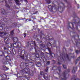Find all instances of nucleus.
<instances>
[{
    "mask_svg": "<svg viewBox=\"0 0 80 80\" xmlns=\"http://www.w3.org/2000/svg\"><path fill=\"white\" fill-rule=\"evenodd\" d=\"M48 8L49 11L51 12H56L57 11H58V10L61 13H62L63 12V8H62V7H59L58 9L55 7L52 6L51 5H48Z\"/></svg>",
    "mask_w": 80,
    "mask_h": 80,
    "instance_id": "nucleus-1",
    "label": "nucleus"
},
{
    "mask_svg": "<svg viewBox=\"0 0 80 80\" xmlns=\"http://www.w3.org/2000/svg\"><path fill=\"white\" fill-rule=\"evenodd\" d=\"M23 72L25 74H28V75H33V72L32 70H30V69L27 68L24 69L23 71Z\"/></svg>",
    "mask_w": 80,
    "mask_h": 80,
    "instance_id": "nucleus-2",
    "label": "nucleus"
},
{
    "mask_svg": "<svg viewBox=\"0 0 80 80\" xmlns=\"http://www.w3.org/2000/svg\"><path fill=\"white\" fill-rule=\"evenodd\" d=\"M12 45L14 47L17 48H19L20 46H21V43L19 42L18 43H14V44H12Z\"/></svg>",
    "mask_w": 80,
    "mask_h": 80,
    "instance_id": "nucleus-3",
    "label": "nucleus"
},
{
    "mask_svg": "<svg viewBox=\"0 0 80 80\" xmlns=\"http://www.w3.org/2000/svg\"><path fill=\"white\" fill-rule=\"evenodd\" d=\"M8 34V33L7 32L0 31V36L2 37H5L6 35Z\"/></svg>",
    "mask_w": 80,
    "mask_h": 80,
    "instance_id": "nucleus-4",
    "label": "nucleus"
},
{
    "mask_svg": "<svg viewBox=\"0 0 80 80\" xmlns=\"http://www.w3.org/2000/svg\"><path fill=\"white\" fill-rule=\"evenodd\" d=\"M7 78L6 75H1L0 76V80H5Z\"/></svg>",
    "mask_w": 80,
    "mask_h": 80,
    "instance_id": "nucleus-5",
    "label": "nucleus"
},
{
    "mask_svg": "<svg viewBox=\"0 0 80 80\" xmlns=\"http://www.w3.org/2000/svg\"><path fill=\"white\" fill-rule=\"evenodd\" d=\"M34 38H36L38 41H39L40 40V38H40V36L39 35H37V36L34 35Z\"/></svg>",
    "mask_w": 80,
    "mask_h": 80,
    "instance_id": "nucleus-6",
    "label": "nucleus"
},
{
    "mask_svg": "<svg viewBox=\"0 0 80 80\" xmlns=\"http://www.w3.org/2000/svg\"><path fill=\"white\" fill-rule=\"evenodd\" d=\"M5 4L6 5V7H8V8H10V3L9 2L6 1L5 2Z\"/></svg>",
    "mask_w": 80,
    "mask_h": 80,
    "instance_id": "nucleus-7",
    "label": "nucleus"
},
{
    "mask_svg": "<svg viewBox=\"0 0 80 80\" xmlns=\"http://www.w3.org/2000/svg\"><path fill=\"white\" fill-rule=\"evenodd\" d=\"M5 27V24L2 22H0V29L1 28V29H3V27Z\"/></svg>",
    "mask_w": 80,
    "mask_h": 80,
    "instance_id": "nucleus-8",
    "label": "nucleus"
},
{
    "mask_svg": "<svg viewBox=\"0 0 80 80\" xmlns=\"http://www.w3.org/2000/svg\"><path fill=\"white\" fill-rule=\"evenodd\" d=\"M62 76H63L64 77V79L62 78V80H66V79H67V78H66V73L65 72H64L62 74Z\"/></svg>",
    "mask_w": 80,
    "mask_h": 80,
    "instance_id": "nucleus-9",
    "label": "nucleus"
},
{
    "mask_svg": "<svg viewBox=\"0 0 80 80\" xmlns=\"http://www.w3.org/2000/svg\"><path fill=\"white\" fill-rule=\"evenodd\" d=\"M2 68L4 70H8V68H7L5 66H2Z\"/></svg>",
    "mask_w": 80,
    "mask_h": 80,
    "instance_id": "nucleus-10",
    "label": "nucleus"
},
{
    "mask_svg": "<svg viewBox=\"0 0 80 80\" xmlns=\"http://www.w3.org/2000/svg\"><path fill=\"white\" fill-rule=\"evenodd\" d=\"M14 42L17 43L18 42V39L17 38H14Z\"/></svg>",
    "mask_w": 80,
    "mask_h": 80,
    "instance_id": "nucleus-11",
    "label": "nucleus"
},
{
    "mask_svg": "<svg viewBox=\"0 0 80 80\" xmlns=\"http://www.w3.org/2000/svg\"><path fill=\"white\" fill-rule=\"evenodd\" d=\"M16 4L18 5H20V3H19V1L18 0H14Z\"/></svg>",
    "mask_w": 80,
    "mask_h": 80,
    "instance_id": "nucleus-12",
    "label": "nucleus"
},
{
    "mask_svg": "<svg viewBox=\"0 0 80 80\" xmlns=\"http://www.w3.org/2000/svg\"><path fill=\"white\" fill-rule=\"evenodd\" d=\"M1 13L2 14H5V13H6V12L4 9H2L1 10Z\"/></svg>",
    "mask_w": 80,
    "mask_h": 80,
    "instance_id": "nucleus-13",
    "label": "nucleus"
},
{
    "mask_svg": "<svg viewBox=\"0 0 80 80\" xmlns=\"http://www.w3.org/2000/svg\"><path fill=\"white\" fill-rule=\"evenodd\" d=\"M37 66H38V67H40L42 66V64H41V63L40 62L38 63L37 64Z\"/></svg>",
    "mask_w": 80,
    "mask_h": 80,
    "instance_id": "nucleus-14",
    "label": "nucleus"
},
{
    "mask_svg": "<svg viewBox=\"0 0 80 80\" xmlns=\"http://www.w3.org/2000/svg\"><path fill=\"white\" fill-rule=\"evenodd\" d=\"M3 55V52L2 51H0V56H2Z\"/></svg>",
    "mask_w": 80,
    "mask_h": 80,
    "instance_id": "nucleus-15",
    "label": "nucleus"
},
{
    "mask_svg": "<svg viewBox=\"0 0 80 80\" xmlns=\"http://www.w3.org/2000/svg\"><path fill=\"white\" fill-rule=\"evenodd\" d=\"M14 32H13V30H12L10 32V35L12 36L13 35Z\"/></svg>",
    "mask_w": 80,
    "mask_h": 80,
    "instance_id": "nucleus-16",
    "label": "nucleus"
},
{
    "mask_svg": "<svg viewBox=\"0 0 80 80\" xmlns=\"http://www.w3.org/2000/svg\"><path fill=\"white\" fill-rule=\"evenodd\" d=\"M51 1V0H46L47 3H48V4H50V3Z\"/></svg>",
    "mask_w": 80,
    "mask_h": 80,
    "instance_id": "nucleus-17",
    "label": "nucleus"
},
{
    "mask_svg": "<svg viewBox=\"0 0 80 80\" xmlns=\"http://www.w3.org/2000/svg\"><path fill=\"white\" fill-rule=\"evenodd\" d=\"M73 70L72 71V72L73 73H75V69H76V68H73Z\"/></svg>",
    "mask_w": 80,
    "mask_h": 80,
    "instance_id": "nucleus-18",
    "label": "nucleus"
},
{
    "mask_svg": "<svg viewBox=\"0 0 80 80\" xmlns=\"http://www.w3.org/2000/svg\"><path fill=\"white\" fill-rule=\"evenodd\" d=\"M40 54L42 57H43V56H44V54L43 53V52H41L40 53Z\"/></svg>",
    "mask_w": 80,
    "mask_h": 80,
    "instance_id": "nucleus-19",
    "label": "nucleus"
},
{
    "mask_svg": "<svg viewBox=\"0 0 80 80\" xmlns=\"http://www.w3.org/2000/svg\"><path fill=\"white\" fill-rule=\"evenodd\" d=\"M45 35H44V34H42V38H45Z\"/></svg>",
    "mask_w": 80,
    "mask_h": 80,
    "instance_id": "nucleus-20",
    "label": "nucleus"
},
{
    "mask_svg": "<svg viewBox=\"0 0 80 80\" xmlns=\"http://www.w3.org/2000/svg\"><path fill=\"white\" fill-rule=\"evenodd\" d=\"M50 61H48L46 63L47 65H50Z\"/></svg>",
    "mask_w": 80,
    "mask_h": 80,
    "instance_id": "nucleus-21",
    "label": "nucleus"
},
{
    "mask_svg": "<svg viewBox=\"0 0 80 80\" xmlns=\"http://www.w3.org/2000/svg\"><path fill=\"white\" fill-rule=\"evenodd\" d=\"M51 56H52V57H55V54L53 53L51 54Z\"/></svg>",
    "mask_w": 80,
    "mask_h": 80,
    "instance_id": "nucleus-22",
    "label": "nucleus"
},
{
    "mask_svg": "<svg viewBox=\"0 0 80 80\" xmlns=\"http://www.w3.org/2000/svg\"><path fill=\"white\" fill-rule=\"evenodd\" d=\"M43 74H44V73H43V72H40V74L41 75H43Z\"/></svg>",
    "mask_w": 80,
    "mask_h": 80,
    "instance_id": "nucleus-23",
    "label": "nucleus"
},
{
    "mask_svg": "<svg viewBox=\"0 0 80 80\" xmlns=\"http://www.w3.org/2000/svg\"><path fill=\"white\" fill-rule=\"evenodd\" d=\"M32 43L34 44V45H35V41L32 42Z\"/></svg>",
    "mask_w": 80,
    "mask_h": 80,
    "instance_id": "nucleus-24",
    "label": "nucleus"
},
{
    "mask_svg": "<svg viewBox=\"0 0 80 80\" xmlns=\"http://www.w3.org/2000/svg\"><path fill=\"white\" fill-rule=\"evenodd\" d=\"M77 60H80V57L78 58L76 60V62H77Z\"/></svg>",
    "mask_w": 80,
    "mask_h": 80,
    "instance_id": "nucleus-25",
    "label": "nucleus"
},
{
    "mask_svg": "<svg viewBox=\"0 0 80 80\" xmlns=\"http://www.w3.org/2000/svg\"><path fill=\"white\" fill-rule=\"evenodd\" d=\"M48 67H47V68H46V71L47 72H48Z\"/></svg>",
    "mask_w": 80,
    "mask_h": 80,
    "instance_id": "nucleus-26",
    "label": "nucleus"
},
{
    "mask_svg": "<svg viewBox=\"0 0 80 80\" xmlns=\"http://www.w3.org/2000/svg\"><path fill=\"white\" fill-rule=\"evenodd\" d=\"M63 67L64 68H67V67H66V66L64 65H63Z\"/></svg>",
    "mask_w": 80,
    "mask_h": 80,
    "instance_id": "nucleus-27",
    "label": "nucleus"
},
{
    "mask_svg": "<svg viewBox=\"0 0 80 80\" xmlns=\"http://www.w3.org/2000/svg\"><path fill=\"white\" fill-rule=\"evenodd\" d=\"M76 53H78V50H76Z\"/></svg>",
    "mask_w": 80,
    "mask_h": 80,
    "instance_id": "nucleus-28",
    "label": "nucleus"
},
{
    "mask_svg": "<svg viewBox=\"0 0 80 80\" xmlns=\"http://www.w3.org/2000/svg\"><path fill=\"white\" fill-rule=\"evenodd\" d=\"M7 48L6 47H4V49L5 50H6Z\"/></svg>",
    "mask_w": 80,
    "mask_h": 80,
    "instance_id": "nucleus-29",
    "label": "nucleus"
},
{
    "mask_svg": "<svg viewBox=\"0 0 80 80\" xmlns=\"http://www.w3.org/2000/svg\"><path fill=\"white\" fill-rule=\"evenodd\" d=\"M28 22H30V21H31L32 20L30 19H28Z\"/></svg>",
    "mask_w": 80,
    "mask_h": 80,
    "instance_id": "nucleus-30",
    "label": "nucleus"
},
{
    "mask_svg": "<svg viewBox=\"0 0 80 80\" xmlns=\"http://www.w3.org/2000/svg\"><path fill=\"white\" fill-rule=\"evenodd\" d=\"M3 1V0H0V2H1V3H2Z\"/></svg>",
    "mask_w": 80,
    "mask_h": 80,
    "instance_id": "nucleus-31",
    "label": "nucleus"
},
{
    "mask_svg": "<svg viewBox=\"0 0 80 80\" xmlns=\"http://www.w3.org/2000/svg\"><path fill=\"white\" fill-rule=\"evenodd\" d=\"M49 51L50 53H51V50H50V49H49Z\"/></svg>",
    "mask_w": 80,
    "mask_h": 80,
    "instance_id": "nucleus-32",
    "label": "nucleus"
},
{
    "mask_svg": "<svg viewBox=\"0 0 80 80\" xmlns=\"http://www.w3.org/2000/svg\"><path fill=\"white\" fill-rule=\"evenodd\" d=\"M71 24H72V27H73V23H71Z\"/></svg>",
    "mask_w": 80,
    "mask_h": 80,
    "instance_id": "nucleus-33",
    "label": "nucleus"
},
{
    "mask_svg": "<svg viewBox=\"0 0 80 80\" xmlns=\"http://www.w3.org/2000/svg\"><path fill=\"white\" fill-rule=\"evenodd\" d=\"M75 80H80V79H75Z\"/></svg>",
    "mask_w": 80,
    "mask_h": 80,
    "instance_id": "nucleus-34",
    "label": "nucleus"
},
{
    "mask_svg": "<svg viewBox=\"0 0 80 80\" xmlns=\"http://www.w3.org/2000/svg\"><path fill=\"white\" fill-rule=\"evenodd\" d=\"M23 51L24 52V53H25V51L24 50H22V52H23Z\"/></svg>",
    "mask_w": 80,
    "mask_h": 80,
    "instance_id": "nucleus-35",
    "label": "nucleus"
},
{
    "mask_svg": "<svg viewBox=\"0 0 80 80\" xmlns=\"http://www.w3.org/2000/svg\"><path fill=\"white\" fill-rule=\"evenodd\" d=\"M68 72H70V70L69 69L68 70Z\"/></svg>",
    "mask_w": 80,
    "mask_h": 80,
    "instance_id": "nucleus-36",
    "label": "nucleus"
},
{
    "mask_svg": "<svg viewBox=\"0 0 80 80\" xmlns=\"http://www.w3.org/2000/svg\"><path fill=\"white\" fill-rule=\"evenodd\" d=\"M39 77H40V75H38Z\"/></svg>",
    "mask_w": 80,
    "mask_h": 80,
    "instance_id": "nucleus-37",
    "label": "nucleus"
},
{
    "mask_svg": "<svg viewBox=\"0 0 80 80\" xmlns=\"http://www.w3.org/2000/svg\"><path fill=\"white\" fill-rule=\"evenodd\" d=\"M12 25H15V24L14 23H12Z\"/></svg>",
    "mask_w": 80,
    "mask_h": 80,
    "instance_id": "nucleus-38",
    "label": "nucleus"
},
{
    "mask_svg": "<svg viewBox=\"0 0 80 80\" xmlns=\"http://www.w3.org/2000/svg\"><path fill=\"white\" fill-rule=\"evenodd\" d=\"M28 20V19H26V21H27V20Z\"/></svg>",
    "mask_w": 80,
    "mask_h": 80,
    "instance_id": "nucleus-39",
    "label": "nucleus"
},
{
    "mask_svg": "<svg viewBox=\"0 0 80 80\" xmlns=\"http://www.w3.org/2000/svg\"><path fill=\"white\" fill-rule=\"evenodd\" d=\"M26 37V35L25 34V36H24V37Z\"/></svg>",
    "mask_w": 80,
    "mask_h": 80,
    "instance_id": "nucleus-40",
    "label": "nucleus"
},
{
    "mask_svg": "<svg viewBox=\"0 0 80 80\" xmlns=\"http://www.w3.org/2000/svg\"><path fill=\"white\" fill-rule=\"evenodd\" d=\"M59 63V62H58V64H59V65H60V64Z\"/></svg>",
    "mask_w": 80,
    "mask_h": 80,
    "instance_id": "nucleus-41",
    "label": "nucleus"
},
{
    "mask_svg": "<svg viewBox=\"0 0 80 80\" xmlns=\"http://www.w3.org/2000/svg\"><path fill=\"white\" fill-rule=\"evenodd\" d=\"M59 72H60V69H59Z\"/></svg>",
    "mask_w": 80,
    "mask_h": 80,
    "instance_id": "nucleus-42",
    "label": "nucleus"
},
{
    "mask_svg": "<svg viewBox=\"0 0 80 80\" xmlns=\"http://www.w3.org/2000/svg\"><path fill=\"white\" fill-rule=\"evenodd\" d=\"M67 57L68 58V55H67Z\"/></svg>",
    "mask_w": 80,
    "mask_h": 80,
    "instance_id": "nucleus-43",
    "label": "nucleus"
},
{
    "mask_svg": "<svg viewBox=\"0 0 80 80\" xmlns=\"http://www.w3.org/2000/svg\"><path fill=\"white\" fill-rule=\"evenodd\" d=\"M66 2H67V1H66Z\"/></svg>",
    "mask_w": 80,
    "mask_h": 80,
    "instance_id": "nucleus-44",
    "label": "nucleus"
}]
</instances>
